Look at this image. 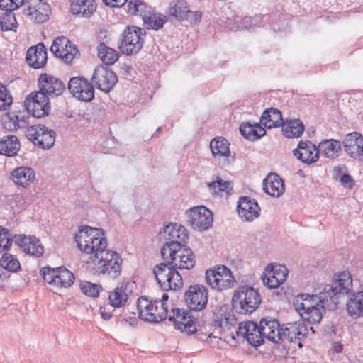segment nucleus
<instances>
[{
	"instance_id": "nucleus-1",
	"label": "nucleus",
	"mask_w": 363,
	"mask_h": 363,
	"mask_svg": "<svg viewBox=\"0 0 363 363\" xmlns=\"http://www.w3.org/2000/svg\"><path fill=\"white\" fill-rule=\"evenodd\" d=\"M74 239L81 251L91 255H98L107 247V240L101 228L82 226Z\"/></svg>"
},
{
	"instance_id": "nucleus-15",
	"label": "nucleus",
	"mask_w": 363,
	"mask_h": 363,
	"mask_svg": "<svg viewBox=\"0 0 363 363\" xmlns=\"http://www.w3.org/2000/svg\"><path fill=\"white\" fill-rule=\"evenodd\" d=\"M92 84L105 93H109L118 82L116 74L104 65L97 66L91 79Z\"/></svg>"
},
{
	"instance_id": "nucleus-41",
	"label": "nucleus",
	"mask_w": 363,
	"mask_h": 363,
	"mask_svg": "<svg viewBox=\"0 0 363 363\" xmlns=\"http://www.w3.org/2000/svg\"><path fill=\"white\" fill-rule=\"evenodd\" d=\"M282 126L283 135L288 138H294L300 137L305 129L302 121L299 119L290 120Z\"/></svg>"
},
{
	"instance_id": "nucleus-43",
	"label": "nucleus",
	"mask_w": 363,
	"mask_h": 363,
	"mask_svg": "<svg viewBox=\"0 0 363 363\" xmlns=\"http://www.w3.org/2000/svg\"><path fill=\"white\" fill-rule=\"evenodd\" d=\"M318 147L319 151L328 158L337 157L342 150L340 142L334 139L325 140L320 143Z\"/></svg>"
},
{
	"instance_id": "nucleus-30",
	"label": "nucleus",
	"mask_w": 363,
	"mask_h": 363,
	"mask_svg": "<svg viewBox=\"0 0 363 363\" xmlns=\"http://www.w3.org/2000/svg\"><path fill=\"white\" fill-rule=\"evenodd\" d=\"M47 59V50L43 43H39L27 50L26 60L28 64L35 69L43 67Z\"/></svg>"
},
{
	"instance_id": "nucleus-57",
	"label": "nucleus",
	"mask_w": 363,
	"mask_h": 363,
	"mask_svg": "<svg viewBox=\"0 0 363 363\" xmlns=\"http://www.w3.org/2000/svg\"><path fill=\"white\" fill-rule=\"evenodd\" d=\"M116 311L115 309L113 310V312L108 311L106 307L100 308V314L101 318L105 320H109L112 317H122L123 314L120 313L117 315L115 313ZM123 315L126 316L128 313H130V311L128 308H123L122 311Z\"/></svg>"
},
{
	"instance_id": "nucleus-19",
	"label": "nucleus",
	"mask_w": 363,
	"mask_h": 363,
	"mask_svg": "<svg viewBox=\"0 0 363 363\" xmlns=\"http://www.w3.org/2000/svg\"><path fill=\"white\" fill-rule=\"evenodd\" d=\"M168 320L174 323L175 328L188 335L194 334L196 331V319L189 315L187 311L179 308H173Z\"/></svg>"
},
{
	"instance_id": "nucleus-6",
	"label": "nucleus",
	"mask_w": 363,
	"mask_h": 363,
	"mask_svg": "<svg viewBox=\"0 0 363 363\" xmlns=\"http://www.w3.org/2000/svg\"><path fill=\"white\" fill-rule=\"evenodd\" d=\"M137 308L139 318L146 322L157 323L167 318L168 308L166 303H161L157 299L149 300L142 296L138 299Z\"/></svg>"
},
{
	"instance_id": "nucleus-4",
	"label": "nucleus",
	"mask_w": 363,
	"mask_h": 363,
	"mask_svg": "<svg viewBox=\"0 0 363 363\" xmlns=\"http://www.w3.org/2000/svg\"><path fill=\"white\" fill-rule=\"evenodd\" d=\"M174 248L169 247L161 249L163 259H167L173 264L177 269H191L194 267L196 258L192 250L184 244L173 243Z\"/></svg>"
},
{
	"instance_id": "nucleus-37",
	"label": "nucleus",
	"mask_w": 363,
	"mask_h": 363,
	"mask_svg": "<svg viewBox=\"0 0 363 363\" xmlns=\"http://www.w3.org/2000/svg\"><path fill=\"white\" fill-rule=\"evenodd\" d=\"M336 288L337 292L341 296L348 294L352 286V277L348 272H342L335 274L333 278V284Z\"/></svg>"
},
{
	"instance_id": "nucleus-22",
	"label": "nucleus",
	"mask_w": 363,
	"mask_h": 363,
	"mask_svg": "<svg viewBox=\"0 0 363 363\" xmlns=\"http://www.w3.org/2000/svg\"><path fill=\"white\" fill-rule=\"evenodd\" d=\"M13 241L25 253L35 257H40L44 253V247L39 238L33 235H15Z\"/></svg>"
},
{
	"instance_id": "nucleus-11",
	"label": "nucleus",
	"mask_w": 363,
	"mask_h": 363,
	"mask_svg": "<svg viewBox=\"0 0 363 363\" xmlns=\"http://www.w3.org/2000/svg\"><path fill=\"white\" fill-rule=\"evenodd\" d=\"M308 330L302 320L288 323L281 325L279 330L280 342L287 340L297 343L299 348L303 347L302 341L307 337Z\"/></svg>"
},
{
	"instance_id": "nucleus-16",
	"label": "nucleus",
	"mask_w": 363,
	"mask_h": 363,
	"mask_svg": "<svg viewBox=\"0 0 363 363\" xmlns=\"http://www.w3.org/2000/svg\"><path fill=\"white\" fill-rule=\"evenodd\" d=\"M184 298L190 311H202L208 302V290L203 285H191L185 292Z\"/></svg>"
},
{
	"instance_id": "nucleus-34",
	"label": "nucleus",
	"mask_w": 363,
	"mask_h": 363,
	"mask_svg": "<svg viewBox=\"0 0 363 363\" xmlns=\"http://www.w3.org/2000/svg\"><path fill=\"white\" fill-rule=\"evenodd\" d=\"M21 143L14 135H4L0 138V155L6 157H14L20 150Z\"/></svg>"
},
{
	"instance_id": "nucleus-32",
	"label": "nucleus",
	"mask_w": 363,
	"mask_h": 363,
	"mask_svg": "<svg viewBox=\"0 0 363 363\" xmlns=\"http://www.w3.org/2000/svg\"><path fill=\"white\" fill-rule=\"evenodd\" d=\"M10 178L16 184L26 188L35 181V173L32 168L22 166L13 169Z\"/></svg>"
},
{
	"instance_id": "nucleus-24",
	"label": "nucleus",
	"mask_w": 363,
	"mask_h": 363,
	"mask_svg": "<svg viewBox=\"0 0 363 363\" xmlns=\"http://www.w3.org/2000/svg\"><path fill=\"white\" fill-rule=\"evenodd\" d=\"M293 153L303 163L311 164L318 160L320 151L311 141L301 140Z\"/></svg>"
},
{
	"instance_id": "nucleus-45",
	"label": "nucleus",
	"mask_w": 363,
	"mask_h": 363,
	"mask_svg": "<svg viewBox=\"0 0 363 363\" xmlns=\"http://www.w3.org/2000/svg\"><path fill=\"white\" fill-rule=\"evenodd\" d=\"M97 51L99 57L106 65H112L118 60V52L104 43L98 45Z\"/></svg>"
},
{
	"instance_id": "nucleus-63",
	"label": "nucleus",
	"mask_w": 363,
	"mask_h": 363,
	"mask_svg": "<svg viewBox=\"0 0 363 363\" xmlns=\"http://www.w3.org/2000/svg\"><path fill=\"white\" fill-rule=\"evenodd\" d=\"M11 1L10 0H0V9L7 12L9 10L12 11L11 8Z\"/></svg>"
},
{
	"instance_id": "nucleus-54",
	"label": "nucleus",
	"mask_w": 363,
	"mask_h": 363,
	"mask_svg": "<svg viewBox=\"0 0 363 363\" xmlns=\"http://www.w3.org/2000/svg\"><path fill=\"white\" fill-rule=\"evenodd\" d=\"M13 102L9 90L0 83V110H6Z\"/></svg>"
},
{
	"instance_id": "nucleus-3",
	"label": "nucleus",
	"mask_w": 363,
	"mask_h": 363,
	"mask_svg": "<svg viewBox=\"0 0 363 363\" xmlns=\"http://www.w3.org/2000/svg\"><path fill=\"white\" fill-rule=\"evenodd\" d=\"M262 298L258 291L249 285L240 286L232 298L233 310L239 314L250 315L259 307Z\"/></svg>"
},
{
	"instance_id": "nucleus-62",
	"label": "nucleus",
	"mask_w": 363,
	"mask_h": 363,
	"mask_svg": "<svg viewBox=\"0 0 363 363\" xmlns=\"http://www.w3.org/2000/svg\"><path fill=\"white\" fill-rule=\"evenodd\" d=\"M105 4L108 6L111 5L112 6H121L127 0H103Z\"/></svg>"
},
{
	"instance_id": "nucleus-48",
	"label": "nucleus",
	"mask_w": 363,
	"mask_h": 363,
	"mask_svg": "<svg viewBox=\"0 0 363 363\" xmlns=\"http://www.w3.org/2000/svg\"><path fill=\"white\" fill-rule=\"evenodd\" d=\"M325 308H322L321 305H317L313 308L302 311L301 317L302 321L308 322V323L315 324L319 323L323 318V311Z\"/></svg>"
},
{
	"instance_id": "nucleus-25",
	"label": "nucleus",
	"mask_w": 363,
	"mask_h": 363,
	"mask_svg": "<svg viewBox=\"0 0 363 363\" xmlns=\"http://www.w3.org/2000/svg\"><path fill=\"white\" fill-rule=\"evenodd\" d=\"M345 151L352 157L363 161V137L353 132L346 135L342 142Z\"/></svg>"
},
{
	"instance_id": "nucleus-39",
	"label": "nucleus",
	"mask_w": 363,
	"mask_h": 363,
	"mask_svg": "<svg viewBox=\"0 0 363 363\" xmlns=\"http://www.w3.org/2000/svg\"><path fill=\"white\" fill-rule=\"evenodd\" d=\"M240 133L246 139L255 141L264 136L266 130L259 123H243L240 126Z\"/></svg>"
},
{
	"instance_id": "nucleus-60",
	"label": "nucleus",
	"mask_w": 363,
	"mask_h": 363,
	"mask_svg": "<svg viewBox=\"0 0 363 363\" xmlns=\"http://www.w3.org/2000/svg\"><path fill=\"white\" fill-rule=\"evenodd\" d=\"M133 316H129V317H127V318H124L123 319H122L121 320V323L122 324H128L130 326H136L138 321V318L135 316V313L133 312Z\"/></svg>"
},
{
	"instance_id": "nucleus-35",
	"label": "nucleus",
	"mask_w": 363,
	"mask_h": 363,
	"mask_svg": "<svg viewBox=\"0 0 363 363\" xmlns=\"http://www.w3.org/2000/svg\"><path fill=\"white\" fill-rule=\"evenodd\" d=\"M260 123L265 128L271 129L283 125L284 120L279 109L268 108L263 112Z\"/></svg>"
},
{
	"instance_id": "nucleus-51",
	"label": "nucleus",
	"mask_w": 363,
	"mask_h": 363,
	"mask_svg": "<svg viewBox=\"0 0 363 363\" xmlns=\"http://www.w3.org/2000/svg\"><path fill=\"white\" fill-rule=\"evenodd\" d=\"M164 262L155 265L153 268V274L155 277L159 284L162 280L165 279L171 272V270L174 268L173 264H170V262L167 259H163Z\"/></svg>"
},
{
	"instance_id": "nucleus-21",
	"label": "nucleus",
	"mask_w": 363,
	"mask_h": 363,
	"mask_svg": "<svg viewBox=\"0 0 363 363\" xmlns=\"http://www.w3.org/2000/svg\"><path fill=\"white\" fill-rule=\"evenodd\" d=\"M50 51L57 57L61 58L65 62L69 63L79 54V50L66 37L56 38L51 47Z\"/></svg>"
},
{
	"instance_id": "nucleus-26",
	"label": "nucleus",
	"mask_w": 363,
	"mask_h": 363,
	"mask_svg": "<svg viewBox=\"0 0 363 363\" xmlns=\"http://www.w3.org/2000/svg\"><path fill=\"white\" fill-rule=\"evenodd\" d=\"M239 216L245 221H252L259 216L260 208L255 199L248 196L240 198L238 203Z\"/></svg>"
},
{
	"instance_id": "nucleus-9",
	"label": "nucleus",
	"mask_w": 363,
	"mask_h": 363,
	"mask_svg": "<svg viewBox=\"0 0 363 363\" xmlns=\"http://www.w3.org/2000/svg\"><path fill=\"white\" fill-rule=\"evenodd\" d=\"M40 274L48 284L58 287H69L75 279L74 274L62 266L57 268L45 267L40 270Z\"/></svg>"
},
{
	"instance_id": "nucleus-49",
	"label": "nucleus",
	"mask_w": 363,
	"mask_h": 363,
	"mask_svg": "<svg viewBox=\"0 0 363 363\" xmlns=\"http://www.w3.org/2000/svg\"><path fill=\"white\" fill-rule=\"evenodd\" d=\"M0 266L11 272H16L21 269L18 259L7 252L4 253L0 258Z\"/></svg>"
},
{
	"instance_id": "nucleus-13",
	"label": "nucleus",
	"mask_w": 363,
	"mask_h": 363,
	"mask_svg": "<svg viewBox=\"0 0 363 363\" xmlns=\"http://www.w3.org/2000/svg\"><path fill=\"white\" fill-rule=\"evenodd\" d=\"M189 224L195 230L203 231L213 225L212 212L203 206L191 208L186 211Z\"/></svg>"
},
{
	"instance_id": "nucleus-18",
	"label": "nucleus",
	"mask_w": 363,
	"mask_h": 363,
	"mask_svg": "<svg viewBox=\"0 0 363 363\" xmlns=\"http://www.w3.org/2000/svg\"><path fill=\"white\" fill-rule=\"evenodd\" d=\"M38 86V91L44 92L48 98L61 95L66 89L65 84L62 80L46 73L40 75Z\"/></svg>"
},
{
	"instance_id": "nucleus-56",
	"label": "nucleus",
	"mask_w": 363,
	"mask_h": 363,
	"mask_svg": "<svg viewBox=\"0 0 363 363\" xmlns=\"http://www.w3.org/2000/svg\"><path fill=\"white\" fill-rule=\"evenodd\" d=\"M244 338L246 339L249 344L255 347L260 346L264 343V338L259 330H257V331L254 332L253 334H247V337H245Z\"/></svg>"
},
{
	"instance_id": "nucleus-38",
	"label": "nucleus",
	"mask_w": 363,
	"mask_h": 363,
	"mask_svg": "<svg viewBox=\"0 0 363 363\" xmlns=\"http://www.w3.org/2000/svg\"><path fill=\"white\" fill-rule=\"evenodd\" d=\"M348 315L356 319L363 316V291L352 294L347 303Z\"/></svg>"
},
{
	"instance_id": "nucleus-5",
	"label": "nucleus",
	"mask_w": 363,
	"mask_h": 363,
	"mask_svg": "<svg viewBox=\"0 0 363 363\" xmlns=\"http://www.w3.org/2000/svg\"><path fill=\"white\" fill-rule=\"evenodd\" d=\"M145 30L135 26H128L120 35L118 48L127 55H137L143 48Z\"/></svg>"
},
{
	"instance_id": "nucleus-46",
	"label": "nucleus",
	"mask_w": 363,
	"mask_h": 363,
	"mask_svg": "<svg viewBox=\"0 0 363 363\" xmlns=\"http://www.w3.org/2000/svg\"><path fill=\"white\" fill-rule=\"evenodd\" d=\"M189 9L184 0H179L171 3L169 7V14L178 21L184 20L188 15Z\"/></svg>"
},
{
	"instance_id": "nucleus-28",
	"label": "nucleus",
	"mask_w": 363,
	"mask_h": 363,
	"mask_svg": "<svg viewBox=\"0 0 363 363\" xmlns=\"http://www.w3.org/2000/svg\"><path fill=\"white\" fill-rule=\"evenodd\" d=\"M142 17L143 25L146 29L158 30L162 28L167 18L162 14H156L150 10H147L146 4L143 2V6L138 8V13Z\"/></svg>"
},
{
	"instance_id": "nucleus-59",
	"label": "nucleus",
	"mask_w": 363,
	"mask_h": 363,
	"mask_svg": "<svg viewBox=\"0 0 363 363\" xmlns=\"http://www.w3.org/2000/svg\"><path fill=\"white\" fill-rule=\"evenodd\" d=\"M185 18L189 20L191 23H199L201 18V13L199 11H193L189 9L188 15Z\"/></svg>"
},
{
	"instance_id": "nucleus-42",
	"label": "nucleus",
	"mask_w": 363,
	"mask_h": 363,
	"mask_svg": "<svg viewBox=\"0 0 363 363\" xmlns=\"http://www.w3.org/2000/svg\"><path fill=\"white\" fill-rule=\"evenodd\" d=\"M94 2V0H72L71 11L74 15L89 16L95 11Z\"/></svg>"
},
{
	"instance_id": "nucleus-12",
	"label": "nucleus",
	"mask_w": 363,
	"mask_h": 363,
	"mask_svg": "<svg viewBox=\"0 0 363 363\" xmlns=\"http://www.w3.org/2000/svg\"><path fill=\"white\" fill-rule=\"evenodd\" d=\"M160 240L164 241L162 248H174L173 243L183 245L189 238V234L186 228L181 224L169 223L163 228L158 234Z\"/></svg>"
},
{
	"instance_id": "nucleus-50",
	"label": "nucleus",
	"mask_w": 363,
	"mask_h": 363,
	"mask_svg": "<svg viewBox=\"0 0 363 363\" xmlns=\"http://www.w3.org/2000/svg\"><path fill=\"white\" fill-rule=\"evenodd\" d=\"M0 25L2 31L15 30L18 26L13 11H8L0 15Z\"/></svg>"
},
{
	"instance_id": "nucleus-20",
	"label": "nucleus",
	"mask_w": 363,
	"mask_h": 363,
	"mask_svg": "<svg viewBox=\"0 0 363 363\" xmlns=\"http://www.w3.org/2000/svg\"><path fill=\"white\" fill-rule=\"evenodd\" d=\"M30 116L25 108L9 111L2 118V125L8 131L26 128L30 123Z\"/></svg>"
},
{
	"instance_id": "nucleus-33",
	"label": "nucleus",
	"mask_w": 363,
	"mask_h": 363,
	"mask_svg": "<svg viewBox=\"0 0 363 363\" xmlns=\"http://www.w3.org/2000/svg\"><path fill=\"white\" fill-rule=\"evenodd\" d=\"M263 189L269 196L279 197L284 191L282 179L277 174L271 173L263 181Z\"/></svg>"
},
{
	"instance_id": "nucleus-44",
	"label": "nucleus",
	"mask_w": 363,
	"mask_h": 363,
	"mask_svg": "<svg viewBox=\"0 0 363 363\" xmlns=\"http://www.w3.org/2000/svg\"><path fill=\"white\" fill-rule=\"evenodd\" d=\"M230 143L223 137H216L210 143L212 155L215 157H221L230 155Z\"/></svg>"
},
{
	"instance_id": "nucleus-53",
	"label": "nucleus",
	"mask_w": 363,
	"mask_h": 363,
	"mask_svg": "<svg viewBox=\"0 0 363 363\" xmlns=\"http://www.w3.org/2000/svg\"><path fill=\"white\" fill-rule=\"evenodd\" d=\"M257 330H259V325L253 321L240 323L238 330L237 331V335L245 337H247V334H253Z\"/></svg>"
},
{
	"instance_id": "nucleus-58",
	"label": "nucleus",
	"mask_w": 363,
	"mask_h": 363,
	"mask_svg": "<svg viewBox=\"0 0 363 363\" xmlns=\"http://www.w3.org/2000/svg\"><path fill=\"white\" fill-rule=\"evenodd\" d=\"M128 12L132 15H138V8L143 6V1L140 0H130L128 4Z\"/></svg>"
},
{
	"instance_id": "nucleus-31",
	"label": "nucleus",
	"mask_w": 363,
	"mask_h": 363,
	"mask_svg": "<svg viewBox=\"0 0 363 363\" xmlns=\"http://www.w3.org/2000/svg\"><path fill=\"white\" fill-rule=\"evenodd\" d=\"M317 297L322 308L333 311L337 308L340 296L337 292L335 286L326 284L323 290L318 293Z\"/></svg>"
},
{
	"instance_id": "nucleus-17",
	"label": "nucleus",
	"mask_w": 363,
	"mask_h": 363,
	"mask_svg": "<svg viewBox=\"0 0 363 363\" xmlns=\"http://www.w3.org/2000/svg\"><path fill=\"white\" fill-rule=\"evenodd\" d=\"M23 13L36 23H43L48 19L50 9L43 0H26Z\"/></svg>"
},
{
	"instance_id": "nucleus-23",
	"label": "nucleus",
	"mask_w": 363,
	"mask_h": 363,
	"mask_svg": "<svg viewBox=\"0 0 363 363\" xmlns=\"http://www.w3.org/2000/svg\"><path fill=\"white\" fill-rule=\"evenodd\" d=\"M287 275L288 270L284 265L271 264L264 272L262 281L268 288L275 289L286 281Z\"/></svg>"
},
{
	"instance_id": "nucleus-27",
	"label": "nucleus",
	"mask_w": 363,
	"mask_h": 363,
	"mask_svg": "<svg viewBox=\"0 0 363 363\" xmlns=\"http://www.w3.org/2000/svg\"><path fill=\"white\" fill-rule=\"evenodd\" d=\"M132 284L124 282L116 286L108 296V303L115 308L123 307L133 293Z\"/></svg>"
},
{
	"instance_id": "nucleus-61",
	"label": "nucleus",
	"mask_w": 363,
	"mask_h": 363,
	"mask_svg": "<svg viewBox=\"0 0 363 363\" xmlns=\"http://www.w3.org/2000/svg\"><path fill=\"white\" fill-rule=\"evenodd\" d=\"M340 181L344 184H349V187H352L353 186L352 182V177L348 174H344L340 179Z\"/></svg>"
},
{
	"instance_id": "nucleus-36",
	"label": "nucleus",
	"mask_w": 363,
	"mask_h": 363,
	"mask_svg": "<svg viewBox=\"0 0 363 363\" xmlns=\"http://www.w3.org/2000/svg\"><path fill=\"white\" fill-rule=\"evenodd\" d=\"M293 304L296 311L301 315L302 311L313 308L317 305H319V302L317 294L310 295L309 294H301L294 298Z\"/></svg>"
},
{
	"instance_id": "nucleus-64",
	"label": "nucleus",
	"mask_w": 363,
	"mask_h": 363,
	"mask_svg": "<svg viewBox=\"0 0 363 363\" xmlns=\"http://www.w3.org/2000/svg\"><path fill=\"white\" fill-rule=\"evenodd\" d=\"M194 333L196 334V339L201 341H206L211 336V333L208 335L202 332L199 333L197 330Z\"/></svg>"
},
{
	"instance_id": "nucleus-52",
	"label": "nucleus",
	"mask_w": 363,
	"mask_h": 363,
	"mask_svg": "<svg viewBox=\"0 0 363 363\" xmlns=\"http://www.w3.org/2000/svg\"><path fill=\"white\" fill-rule=\"evenodd\" d=\"M80 289L84 294L96 298L99 296V292L102 291V287L99 284L84 281L80 283Z\"/></svg>"
},
{
	"instance_id": "nucleus-29",
	"label": "nucleus",
	"mask_w": 363,
	"mask_h": 363,
	"mask_svg": "<svg viewBox=\"0 0 363 363\" xmlns=\"http://www.w3.org/2000/svg\"><path fill=\"white\" fill-rule=\"evenodd\" d=\"M279 321L271 317H265L262 318L259 324V330L261 332L263 338L274 343L280 342V336L279 330L281 328Z\"/></svg>"
},
{
	"instance_id": "nucleus-10",
	"label": "nucleus",
	"mask_w": 363,
	"mask_h": 363,
	"mask_svg": "<svg viewBox=\"0 0 363 363\" xmlns=\"http://www.w3.org/2000/svg\"><path fill=\"white\" fill-rule=\"evenodd\" d=\"M208 284L213 289L223 291L233 287L234 277L231 271L225 266H218L216 269H208L206 272Z\"/></svg>"
},
{
	"instance_id": "nucleus-7",
	"label": "nucleus",
	"mask_w": 363,
	"mask_h": 363,
	"mask_svg": "<svg viewBox=\"0 0 363 363\" xmlns=\"http://www.w3.org/2000/svg\"><path fill=\"white\" fill-rule=\"evenodd\" d=\"M26 137L32 143L41 149L52 147L55 142L56 133L45 125H33L28 126L26 130Z\"/></svg>"
},
{
	"instance_id": "nucleus-8",
	"label": "nucleus",
	"mask_w": 363,
	"mask_h": 363,
	"mask_svg": "<svg viewBox=\"0 0 363 363\" xmlns=\"http://www.w3.org/2000/svg\"><path fill=\"white\" fill-rule=\"evenodd\" d=\"M24 108L28 112L29 116L41 118L49 115L50 111V99L42 91H34L26 97Z\"/></svg>"
},
{
	"instance_id": "nucleus-55",
	"label": "nucleus",
	"mask_w": 363,
	"mask_h": 363,
	"mask_svg": "<svg viewBox=\"0 0 363 363\" xmlns=\"http://www.w3.org/2000/svg\"><path fill=\"white\" fill-rule=\"evenodd\" d=\"M12 243L9 230L0 225V252L8 250Z\"/></svg>"
},
{
	"instance_id": "nucleus-2",
	"label": "nucleus",
	"mask_w": 363,
	"mask_h": 363,
	"mask_svg": "<svg viewBox=\"0 0 363 363\" xmlns=\"http://www.w3.org/2000/svg\"><path fill=\"white\" fill-rule=\"evenodd\" d=\"M122 262L119 254L106 247L98 255H91L87 263L93 264L96 274L115 279L121 275Z\"/></svg>"
},
{
	"instance_id": "nucleus-14",
	"label": "nucleus",
	"mask_w": 363,
	"mask_h": 363,
	"mask_svg": "<svg viewBox=\"0 0 363 363\" xmlns=\"http://www.w3.org/2000/svg\"><path fill=\"white\" fill-rule=\"evenodd\" d=\"M67 88L73 96L82 101L89 102L94 98V89L91 82L83 77H72L67 84Z\"/></svg>"
},
{
	"instance_id": "nucleus-40",
	"label": "nucleus",
	"mask_w": 363,
	"mask_h": 363,
	"mask_svg": "<svg viewBox=\"0 0 363 363\" xmlns=\"http://www.w3.org/2000/svg\"><path fill=\"white\" fill-rule=\"evenodd\" d=\"M169 273L165 279L159 283L161 289L163 291H176L181 289L183 286V280L177 269L173 268Z\"/></svg>"
},
{
	"instance_id": "nucleus-47",
	"label": "nucleus",
	"mask_w": 363,
	"mask_h": 363,
	"mask_svg": "<svg viewBox=\"0 0 363 363\" xmlns=\"http://www.w3.org/2000/svg\"><path fill=\"white\" fill-rule=\"evenodd\" d=\"M210 191L213 194L223 196V194L225 193L228 195L233 188L230 182H224L219 177H216V180L208 184Z\"/></svg>"
}]
</instances>
